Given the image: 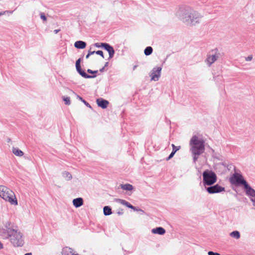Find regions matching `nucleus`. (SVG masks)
<instances>
[{"mask_svg": "<svg viewBox=\"0 0 255 255\" xmlns=\"http://www.w3.org/2000/svg\"><path fill=\"white\" fill-rule=\"evenodd\" d=\"M74 255H78V254H74Z\"/></svg>", "mask_w": 255, "mask_h": 255, "instance_id": "obj_44", "label": "nucleus"}, {"mask_svg": "<svg viewBox=\"0 0 255 255\" xmlns=\"http://www.w3.org/2000/svg\"><path fill=\"white\" fill-rule=\"evenodd\" d=\"M191 151L193 154L200 155L205 151L204 140L199 138L197 135H194L190 141Z\"/></svg>", "mask_w": 255, "mask_h": 255, "instance_id": "obj_1", "label": "nucleus"}, {"mask_svg": "<svg viewBox=\"0 0 255 255\" xmlns=\"http://www.w3.org/2000/svg\"><path fill=\"white\" fill-rule=\"evenodd\" d=\"M176 151H177V149H173L172 150V152L171 153V154L168 156L167 160L171 159L173 156V155H174V154L175 153V152Z\"/></svg>", "mask_w": 255, "mask_h": 255, "instance_id": "obj_26", "label": "nucleus"}, {"mask_svg": "<svg viewBox=\"0 0 255 255\" xmlns=\"http://www.w3.org/2000/svg\"><path fill=\"white\" fill-rule=\"evenodd\" d=\"M161 68L157 67V68L154 69L151 74V78L152 80L156 81L158 80L161 71Z\"/></svg>", "mask_w": 255, "mask_h": 255, "instance_id": "obj_7", "label": "nucleus"}, {"mask_svg": "<svg viewBox=\"0 0 255 255\" xmlns=\"http://www.w3.org/2000/svg\"><path fill=\"white\" fill-rule=\"evenodd\" d=\"M63 100L65 102V104L68 105L70 104V99L69 97H63Z\"/></svg>", "mask_w": 255, "mask_h": 255, "instance_id": "obj_24", "label": "nucleus"}, {"mask_svg": "<svg viewBox=\"0 0 255 255\" xmlns=\"http://www.w3.org/2000/svg\"><path fill=\"white\" fill-rule=\"evenodd\" d=\"M107 43H96L94 45L97 47H103L104 48V46L102 44H107Z\"/></svg>", "mask_w": 255, "mask_h": 255, "instance_id": "obj_27", "label": "nucleus"}, {"mask_svg": "<svg viewBox=\"0 0 255 255\" xmlns=\"http://www.w3.org/2000/svg\"><path fill=\"white\" fill-rule=\"evenodd\" d=\"M7 232L11 242L14 246L20 247L23 245V241L20 232L13 229H8Z\"/></svg>", "mask_w": 255, "mask_h": 255, "instance_id": "obj_3", "label": "nucleus"}, {"mask_svg": "<svg viewBox=\"0 0 255 255\" xmlns=\"http://www.w3.org/2000/svg\"><path fill=\"white\" fill-rule=\"evenodd\" d=\"M195 19H197V20H196V21H195L196 22H199V19H198V17H196Z\"/></svg>", "mask_w": 255, "mask_h": 255, "instance_id": "obj_41", "label": "nucleus"}, {"mask_svg": "<svg viewBox=\"0 0 255 255\" xmlns=\"http://www.w3.org/2000/svg\"><path fill=\"white\" fill-rule=\"evenodd\" d=\"M3 14V13H0V15H2V14Z\"/></svg>", "mask_w": 255, "mask_h": 255, "instance_id": "obj_43", "label": "nucleus"}, {"mask_svg": "<svg viewBox=\"0 0 255 255\" xmlns=\"http://www.w3.org/2000/svg\"><path fill=\"white\" fill-rule=\"evenodd\" d=\"M3 248V245L2 243L0 242V249H2Z\"/></svg>", "mask_w": 255, "mask_h": 255, "instance_id": "obj_39", "label": "nucleus"}, {"mask_svg": "<svg viewBox=\"0 0 255 255\" xmlns=\"http://www.w3.org/2000/svg\"><path fill=\"white\" fill-rule=\"evenodd\" d=\"M253 58V56L252 55L249 56L246 58L247 61H251Z\"/></svg>", "mask_w": 255, "mask_h": 255, "instance_id": "obj_35", "label": "nucleus"}, {"mask_svg": "<svg viewBox=\"0 0 255 255\" xmlns=\"http://www.w3.org/2000/svg\"><path fill=\"white\" fill-rule=\"evenodd\" d=\"M96 53L97 54L101 55L103 58H104V55H103V52L102 51L98 50V51L96 52Z\"/></svg>", "mask_w": 255, "mask_h": 255, "instance_id": "obj_28", "label": "nucleus"}, {"mask_svg": "<svg viewBox=\"0 0 255 255\" xmlns=\"http://www.w3.org/2000/svg\"><path fill=\"white\" fill-rule=\"evenodd\" d=\"M76 69L79 73L83 77L85 78H94L95 76H90L87 75L84 71H83L81 69V66H76Z\"/></svg>", "mask_w": 255, "mask_h": 255, "instance_id": "obj_12", "label": "nucleus"}, {"mask_svg": "<svg viewBox=\"0 0 255 255\" xmlns=\"http://www.w3.org/2000/svg\"><path fill=\"white\" fill-rule=\"evenodd\" d=\"M88 53H89L90 54V55H92V54H94L95 53H96V52H95V51H89Z\"/></svg>", "mask_w": 255, "mask_h": 255, "instance_id": "obj_37", "label": "nucleus"}, {"mask_svg": "<svg viewBox=\"0 0 255 255\" xmlns=\"http://www.w3.org/2000/svg\"><path fill=\"white\" fill-rule=\"evenodd\" d=\"M12 152L16 156H21L23 155V152L17 148H13Z\"/></svg>", "mask_w": 255, "mask_h": 255, "instance_id": "obj_19", "label": "nucleus"}, {"mask_svg": "<svg viewBox=\"0 0 255 255\" xmlns=\"http://www.w3.org/2000/svg\"><path fill=\"white\" fill-rule=\"evenodd\" d=\"M74 46L77 48L84 49L86 47V43L82 41H77L74 43Z\"/></svg>", "mask_w": 255, "mask_h": 255, "instance_id": "obj_15", "label": "nucleus"}, {"mask_svg": "<svg viewBox=\"0 0 255 255\" xmlns=\"http://www.w3.org/2000/svg\"><path fill=\"white\" fill-rule=\"evenodd\" d=\"M40 17L41 19H42L44 21L46 20V17L45 16L44 14L43 13H42L40 14Z\"/></svg>", "mask_w": 255, "mask_h": 255, "instance_id": "obj_29", "label": "nucleus"}, {"mask_svg": "<svg viewBox=\"0 0 255 255\" xmlns=\"http://www.w3.org/2000/svg\"><path fill=\"white\" fill-rule=\"evenodd\" d=\"M231 237L234 238L236 239H239L240 238V234L239 231H235L230 234Z\"/></svg>", "mask_w": 255, "mask_h": 255, "instance_id": "obj_20", "label": "nucleus"}, {"mask_svg": "<svg viewBox=\"0 0 255 255\" xmlns=\"http://www.w3.org/2000/svg\"><path fill=\"white\" fill-rule=\"evenodd\" d=\"M218 57V54L216 53L214 55H209L206 59V62L209 66L213 63Z\"/></svg>", "mask_w": 255, "mask_h": 255, "instance_id": "obj_11", "label": "nucleus"}, {"mask_svg": "<svg viewBox=\"0 0 255 255\" xmlns=\"http://www.w3.org/2000/svg\"><path fill=\"white\" fill-rule=\"evenodd\" d=\"M104 46V48L108 51L109 54V57L110 58H112L114 55L115 51L113 47L110 46L109 44H102Z\"/></svg>", "mask_w": 255, "mask_h": 255, "instance_id": "obj_10", "label": "nucleus"}, {"mask_svg": "<svg viewBox=\"0 0 255 255\" xmlns=\"http://www.w3.org/2000/svg\"><path fill=\"white\" fill-rule=\"evenodd\" d=\"M73 251L71 248L65 247L62 250V254L63 255H74Z\"/></svg>", "mask_w": 255, "mask_h": 255, "instance_id": "obj_16", "label": "nucleus"}, {"mask_svg": "<svg viewBox=\"0 0 255 255\" xmlns=\"http://www.w3.org/2000/svg\"><path fill=\"white\" fill-rule=\"evenodd\" d=\"M244 189L246 191V194L250 196L251 198L254 197L255 196V190L252 188L248 183L246 184L244 186Z\"/></svg>", "mask_w": 255, "mask_h": 255, "instance_id": "obj_8", "label": "nucleus"}, {"mask_svg": "<svg viewBox=\"0 0 255 255\" xmlns=\"http://www.w3.org/2000/svg\"><path fill=\"white\" fill-rule=\"evenodd\" d=\"M73 205L76 208H78L83 204V200L82 198H77L73 200Z\"/></svg>", "mask_w": 255, "mask_h": 255, "instance_id": "obj_13", "label": "nucleus"}, {"mask_svg": "<svg viewBox=\"0 0 255 255\" xmlns=\"http://www.w3.org/2000/svg\"><path fill=\"white\" fill-rule=\"evenodd\" d=\"M80 61H81V59H78L77 61H76V66H80Z\"/></svg>", "mask_w": 255, "mask_h": 255, "instance_id": "obj_32", "label": "nucleus"}, {"mask_svg": "<svg viewBox=\"0 0 255 255\" xmlns=\"http://www.w3.org/2000/svg\"><path fill=\"white\" fill-rule=\"evenodd\" d=\"M172 146L173 147V149H177V151L179 149H180V146H178V147H177V146H175L174 144H172Z\"/></svg>", "mask_w": 255, "mask_h": 255, "instance_id": "obj_31", "label": "nucleus"}, {"mask_svg": "<svg viewBox=\"0 0 255 255\" xmlns=\"http://www.w3.org/2000/svg\"><path fill=\"white\" fill-rule=\"evenodd\" d=\"M63 176L67 179V180H70L72 179V175L67 171H65L63 173Z\"/></svg>", "mask_w": 255, "mask_h": 255, "instance_id": "obj_23", "label": "nucleus"}, {"mask_svg": "<svg viewBox=\"0 0 255 255\" xmlns=\"http://www.w3.org/2000/svg\"><path fill=\"white\" fill-rule=\"evenodd\" d=\"M104 213L106 216L111 215L112 213L111 208L109 206L104 207Z\"/></svg>", "mask_w": 255, "mask_h": 255, "instance_id": "obj_21", "label": "nucleus"}, {"mask_svg": "<svg viewBox=\"0 0 255 255\" xmlns=\"http://www.w3.org/2000/svg\"><path fill=\"white\" fill-rule=\"evenodd\" d=\"M90 56V54L88 53V54L86 55V58L87 59H88L89 57Z\"/></svg>", "mask_w": 255, "mask_h": 255, "instance_id": "obj_40", "label": "nucleus"}, {"mask_svg": "<svg viewBox=\"0 0 255 255\" xmlns=\"http://www.w3.org/2000/svg\"><path fill=\"white\" fill-rule=\"evenodd\" d=\"M152 233L153 234H157L159 235H163L165 233V230L162 227H157L154 229H153L151 231Z\"/></svg>", "mask_w": 255, "mask_h": 255, "instance_id": "obj_14", "label": "nucleus"}, {"mask_svg": "<svg viewBox=\"0 0 255 255\" xmlns=\"http://www.w3.org/2000/svg\"><path fill=\"white\" fill-rule=\"evenodd\" d=\"M60 31V29H55L54 30V32L55 33H57Z\"/></svg>", "mask_w": 255, "mask_h": 255, "instance_id": "obj_38", "label": "nucleus"}, {"mask_svg": "<svg viewBox=\"0 0 255 255\" xmlns=\"http://www.w3.org/2000/svg\"><path fill=\"white\" fill-rule=\"evenodd\" d=\"M117 201L121 203L123 205H124L127 206L129 208L134 209V207L132 205H131L127 201H126L124 200L118 199H117Z\"/></svg>", "mask_w": 255, "mask_h": 255, "instance_id": "obj_17", "label": "nucleus"}, {"mask_svg": "<svg viewBox=\"0 0 255 255\" xmlns=\"http://www.w3.org/2000/svg\"><path fill=\"white\" fill-rule=\"evenodd\" d=\"M207 191L210 194H214L225 191V188L219 186L218 184H216L214 186L208 187Z\"/></svg>", "mask_w": 255, "mask_h": 255, "instance_id": "obj_6", "label": "nucleus"}, {"mask_svg": "<svg viewBox=\"0 0 255 255\" xmlns=\"http://www.w3.org/2000/svg\"><path fill=\"white\" fill-rule=\"evenodd\" d=\"M77 98L81 100L82 102H83L87 106L90 107V105L89 103H88L86 101H85L84 100L82 99V97H80L79 96H77Z\"/></svg>", "mask_w": 255, "mask_h": 255, "instance_id": "obj_25", "label": "nucleus"}, {"mask_svg": "<svg viewBox=\"0 0 255 255\" xmlns=\"http://www.w3.org/2000/svg\"><path fill=\"white\" fill-rule=\"evenodd\" d=\"M121 187L125 190L131 191L133 189L132 186L129 184H121Z\"/></svg>", "mask_w": 255, "mask_h": 255, "instance_id": "obj_18", "label": "nucleus"}, {"mask_svg": "<svg viewBox=\"0 0 255 255\" xmlns=\"http://www.w3.org/2000/svg\"><path fill=\"white\" fill-rule=\"evenodd\" d=\"M24 255H31V253H27V254H25Z\"/></svg>", "mask_w": 255, "mask_h": 255, "instance_id": "obj_42", "label": "nucleus"}, {"mask_svg": "<svg viewBox=\"0 0 255 255\" xmlns=\"http://www.w3.org/2000/svg\"><path fill=\"white\" fill-rule=\"evenodd\" d=\"M153 49L150 46L147 47L144 51V54L145 55H149L152 52Z\"/></svg>", "mask_w": 255, "mask_h": 255, "instance_id": "obj_22", "label": "nucleus"}, {"mask_svg": "<svg viewBox=\"0 0 255 255\" xmlns=\"http://www.w3.org/2000/svg\"><path fill=\"white\" fill-rule=\"evenodd\" d=\"M87 72L88 73H97L98 72V71H92V70H91L90 69H88L87 70Z\"/></svg>", "mask_w": 255, "mask_h": 255, "instance_id": "obj_33", "label": "nucleus"}, {"mask_svg": "<svg viewBox=\"0 0 255 255\" xmlns=\"http://www.w3.org/2000/svg\"><path fill=\"white\" fill-rule=\"evenodd\" d=\"M230 181L232 184H243L244 186L247 184L246 180L244 179L242 175L239 174H234L230 178Z\"/></svg>", "mask_w": 255, "mask_h": 255, "instance_id": "obj_5", "label": "nucleus"}, {"mask_svg": "<svg viewBox=\"0 0 255 255\" xmlns=\"http://www.w3.org/2000/svg\"><path fill=\"white\" fill-rule=\"evenodd\" d=\"M193 155H194V161H196L197 160V159L198 158V156L199 155H198V154H193Z\"/></svg>", "mask_w": 255, "mask_h": 255, "instance_id": "obj_34", "label": "nucleus"}, {"mask_svg": "<svg viewBox=\"0 0 255 255\" xmlns=\"http://www.w3.org/2000/svg\"><path fill=\"white\" fill-rule=\"evenodd\" d=\"M0 197L12 205L16 206L18 204L14 193L6 186H0Z\"/></svg>", "mask_w": 255, "mask_h": 255, "instance_id": "obj_2", "label": "nucleus"}, {"mask_svg": "<svg viewBox=\"0 0 255 255\" xmlns=\"http://www.w3.org/2000/svg\"><path fill=\"white\" fill-rule=\"evenodd\" d=\"M251 200L254 203V206H255V196L254 197L251 198Z\"/></svg>", "mask_w": 255, "mask_h": 255, "instance_id": "obj_36", "label": "nucleus"}, {"mask_svg": "<svg viewBox=\"0 0 255 255\" xmlns=\"http://www.w3.org/2000/svg\"><path fill=\"white\" fill-rule=\"evenodd\" d=\"M208 255H220L219 254L217 253H214L212 251H210L208 253Z\"/></svg>", "mask_w": 255, "mask_h": 255, "instance_id": "obj_30", "label": "nucleus"}, {"mask_svg": "<svg viewBox=\"0 0 255 255\" xmlns=\"http://www.w3.org/2000/svg\"><path fill=\"white\" fill-rule=\"evenodd\" d=\"M203 182L205 185H211L217 181L216 174L212 171L206 170L203 173Z\"/></svg>", "mask_w": 255, "mask_h": 255, "instance_id": "obj_4", "label": "nucleus"}, {"mask_svg": "<svg viewBox=\"0 0 255 255\" xmlns=\"http://www.w3.org/2000/svg\"><path fill=\"white\" fill-rule=\"evenodd\" d=\"M96 102L98 106L101 107L103 109L106 108L109 103L108 101L104 100L102 98L98 99L96 101Z\"/></svg>", "mask_w": 255, "mask_h": 255, "instance_id": "obj_9", "label": "nucleus"}]
</instances>
